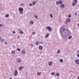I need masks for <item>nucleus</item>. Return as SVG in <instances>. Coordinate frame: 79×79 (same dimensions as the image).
<instances>
[{"instance_id": "f257e3e1", "label": "nucleus", "mask_w": 79, "mask_h": 79, "mask_svg": "<svg viewBox=\"0 0 79 79\" xmlns=\"http://www.w3.org/2000/svg\"><path fill=\"white\" fill-rule=\"evenodd\" d=\"M60 32L62 38L67 35V29L64 28L63 27L60 28Z\"/></svg>"}, {"instance_id": "f03ea898", "label": "nucleus", "mask_w": 79, "mask_h": 79, "mask_svg": "<svg viewBox=\"0 0 79 79\" xmlns=\"http://www.w3.org/2000/svg\"><path fill=\"white\" fill-rule=\"evenodd\" d=\"M23 11H24V9L23 7H20L19 8V13L20 15H23Z\"/></svg>"}, {"instance_id": "7ed1b4c3", "label": "nucleus", "mask_w": 79, "mask_h": 79, "mask_svg": "<svg viewBox=\"0 0 79 79\" xmlns=\"http://www.w3.org/2000/svg\"><path fill=\"white\" fill-rule=\"evenodd\" d=\"M63 3V1L61 0H59L58 2L56 1V4L57 5H61Z\"/></svg>"}, {"instance_id": "20e7f679", "label": "nucleus", "mask_w": 79, "mask_h": 79, "mask_svg": "<svg viewBox=\"0 0 79 79\" xmlns=\"http://www.w3.org/2000/svg\"><path fill=\"white\" fill-rule=\"evenodd\" d=\"M77 3V0H73V2L72 5L73 6H75L76 4Z\"/></svg>"}, {"instance_id": "39448f33", "label": "nucleus", "mask_w": 79, "mask_h": 79, "mask_svg": "<svg viewBox=\"0 0 79 79\" xmlns=\"http://www.w3.org/2000/svg\"><path fill=\"white\" fill-rule=\"evenodd\" d=\"M46 29H48V31H52V29H51V27L50 26L46 27Z\"/></svg>"}, {"instance_id": "423d86ee", "label": "nucleus", "mask_w": 79, "mask_h": 79, "mask_svg": "<svg viewBox=\"0 0 79 79\" xmlns=\"http://www.w3.org/2000/svg\"><path fill=\"white\" fill-rule=\"evenodd\" d=\"M16 61L18 63H21V60L19 58H18L17 59Z\"/></svg>"}, {"instance_id": "0eeeda50", "label": "nucleus", "mask_w": 79, "mask_h": 79, "mask_svg": "<svg viewBox=\"0 0 79 79\" xmlns=\"http://www.w3.org/2000/svg\"><path fill=\"white\" fill-rule=\"evenodd\" d=\"M18 72L17 70H16L15 72L14 76H16L18 75Z\"/></svg>"}, {"instance_id": "6e6552de", "label": "nucleus", "mask_w": 79, "mask_h": 79, "mask_svg": "<svg viewBox=\"0 0 79 79\" xmlns=\"http://www.w3.org/2000/svg\"><path fill=\"white\" fill-rule=\"evenodd\" d=\"M66 21L67 22H65V23H67L68 22H69L70 21H71V19H70L67 18V19Z\"/></svg>"}, {"instance_id": "1a4fd4ad", "label": "nucleus", "mask_w": 79, "mask_h": 79, "mask_svg": "<svg viewBox=\"0 0 79 79\" xmlns=\"http://www.w3.org/2000/svg\"><path fill=\"white\" fill-rule=\"evenodd\" d=\"M75 62L77 64H79V60H78L77 59L76 60H75Z\"/></svg>"}, {"instance_id": "9d476101", "label": "nucleus", "mask_w": 79, "mask_h": 79, "mask_svg": "<svg viewBox=\"0 0 79 79\" xmlns=\"http://www.w3.org/2000/svg\"><path fill=\"white\" fill-rule=\"evenodd\" d=\"M39 50H42L43 49V46H40L39 47Z\"/></svg>"}, {"instance_id": "9b49d317", "label": "nucleus", "mask_w": 79, "mask_h": 79, "mask_svg": "<svg viewBox=\"0 0 79 79\" xmlns=\"http://www.w3.org/2000/svg\"><path fill=\"white\" fill-rule=\"evenodd\" d=\"M49 35H50L49 34H47L46 35H45V38H48V36H49Z\"/></svg>"}, {"instance_id": "f8f14e48", "label": "nucleus", "mask_w": 79, "mask_h": 79, "mask_svg": "<svg viewBox=\"0 0 79 79\" xmlns=\"http://www.w3.org/2000/svg\"><path fill=\"white\" fill-rule=\"evenodd\" d=\"M30 23L31 25H33V24H34V21H31L30 22Z\"/></svg>"}, {"instance_id": "ddd939ff", "label": "nucleus", "mask_w": 79, "mask_h": 79, "mask_svg": "<svg viewBox=\"0 0 79 79\" xmlns=\"http://www.w3.org/2000/svg\"><path fill=\"white\" fill-rule=\"evenodd\" d=\"M37 1H34L32 3V4H33V5H34L36 3H37Z\"/></svg>"}, {"instance_id": "4468645a", "label": "nucleus", "mask_w": 79, "mask_h": 79, "mask_svg": "<svg viewBox=\"0 0 79 79\" xmlns=\"http://www.w3.org/2000/svg\"><path fill=\"white\" fill-rule=\"evenodd\" d=\"M35 44L37 45H38L39 44H40V41H37L35 42Z\"/></svg>"}, {"instance_id": "2eb2a0df", "label": "nucleus", "mask_w": 79, "mask_h": 79, "mask_svg": "<svg viewBox=\"0 0 79 79\" xmlns=\"http://www.w3.org/2000/svg\"><path fill=\"white\" fill-rule=\"evenodd\" d=\"M60 7L62 8H63L64 7V4H61L60 5Z\"/></svg>"}, {"instance_id": "dca6fc26", "label": "nucleus", "mask_w": 79, "mask_h": 79, "mask_svg": "<svg viewBox=\"0 0 79 79\" xmlns=\"http://www.w3.org/2000/svg\"><path fill=\"white\" fill-rule=\"evenodd\" d=\"M48 65L49 66H52V62H48Z\"/></svg>"}, {"instance_id": "f3484780", "label": "nucleus", "mask_w": 79, "mask_h": 79, "mask_svg": "<svg viewBox=\"0 0 79 79\" xmlns=\"http://www.w3.org/2000/svg\"><path fill=\"white\" fill-rule=\"evenodd\" d=\"M71 39H72V36H69L68 38V39L69 40H71Z\"/></svg>"}, {"instance_id": "a211bd4d", "label": "nucleus", "mask_w": 79, "mask_h": 79, "mask_svg": "<svg viewBox=\"0 0 79 79\" xmlns=\"http://www.w3.org/2000/svg\"><path fill=\"white\" fill-rule=\"evenodd\" d=\"M10 16V15L8 14H7L5 15V17L6 18H8Z\"/></svg>"}, {"instance_id": "6ab92c4d", "label": "nucleus", "mask_w": 79, "mask_h": 79, "mask_svg": "<svg viewBox=\"0 0 79 79\" xmlns=\"http://www.w3.org/2000/svg\"><path fill=\"white\" fill-rule=\"evenodd\" d=\"M12 54H14V53H15V51H14V50H13L11 52Z\"/></svg>"}, {"instance_id": "aec40b11", "label": "nucleus", "mask_w": 79, "mask_h": 79, "mask_svg": "<svg viewBox=\"0 0 79 79\" xmlns=\"http://www.w3.org/2000/svg\"><path fill=\"white\" fill-rule=\"evenodd\" d=\"M22 53H23V54H26V52H25V51L23 50L22 51Z\"/></svg>"}, {"instance_id": "412c9836", "label": "nucleus", "mask_w": 79, "mask_h": 79, "mask_svg": "<svg viewBox=\"0 0 79 79\" xmlns=\"http://www.w3.org/2000/svg\"><path fill=\"white\" fill-rule=\"evenodd\" d=\"M59 61L60 63H63V60L61 59H60Z\"/></svg>"}, {"instance_id": "4be33fe9", "label": "nucleus", "mask_w": 79, "mask_h": 79, "mask_svg": "<svg viewBox=\"0 0 79 79\" xmlns=\"http://www.w3.org/2000/svg\"><path fill=\"white\" fill-rule=\"evenodd\" d=\"M19 33H20V34H23V32L21 30H20V31H19Z\"/></svg>"}, {"instance_id": "5701e85b", "label": "nucleus", "mask_w": 79, "mask_h": 79, "mask_svg": "<svg viewBox=\"0 0 79 79\" xmlns=\"http://www.w3.org/2000/svg\"><path fill=\"white\" fill-rule=\"evenodd\" d=\"M35 18H36V19H38V16L37 15H35L34 16Z\"/></svg>"}, {"instance_id": "b1692460", "label": "nucleus", "mask_w": 79, "mask_h": 79, "mask_svg": "<svg viewBox=\"0 0 79 79\" xmlns=\"http://www.w3.org/2000/svg\"><path fill=\"white\" fill-rule=\"evenodd\" d=\"M1 42H4V39H1Z\"/></svg>"}, {"instance_id": "393cba45", "label": "nucleus", "mask_w": 79, "mask_h": 79, "mask_svg": "<svg viewBox=\"0 0 79 79\" xmlns=\"http://www.w3.org/2000/svg\"><path fill=\"white\" fill-rule=\"evenodd\" d=\"M50 16L51 18H53V15H52V14H50Z\"/></svg>"}, {"instance_id": "a878e982", "label": "nucleus", "mask_w": 79, "mask_h": 79, "mask_svg": "<svg viewBox=\"0 0 79 79\" xmlns=\"http://www.w3.org/2000/svg\"><path fill=\"white\" fill-rule=\"evenodd\" d=\"M57 53H58V54H59V53H60V50H58L57 52Z\"/></svg>"}, {"instance_id": "bb28decb", "label": "nucleus", "mask_w": 79, "mask_h": 79, "mask_svg": "<svg viewBox=\"0 0 79 79\" xmlns=\"http://www.w3.org/2000/svg\"><path fill=\"white\" fill-rule=\"evenodd\" d=\"M22 69H23V67H19V70H22Z\"/></svg>"}, {"instance_id": "cd10ccee", "label": "nucleus", "mask_w": 79, "mask_h": 79, "mask_svg": "<svg viewBox=\"0 0 79 79\" xmlns=\"http://www.w3.org/2000/svg\"><path fill=\"white\" fill-rule=\"evenodd\" d=\"M17 50H18L19 52H20L21 51V49L19 48H17Z\"/></svg>"}, {"instance_id": "c85d7f7f", "label": "nucleus", "mask_w": 79, "mask_h": 79, "mask_svg": "<svg viewBox=\"0 0 79 79\" xmlns=\"http://www.w3.org/2000/svg\"><path fill=\"white\" fill-rule=\"evenodd\" d=\"M41 74V73L40 72V73H37V74L38 75H39V76H40V74Z\"/></svg>"}, {"instance_id": "c756f323", "label": "nucleus", "mask_w": 79, "mask_h": 79, "mask_svg": "<svg viewBox=\"0 0 79 79\" xmlns=\"http://www.w3.org/2000/svg\"><path fill=\"white\" fill-rule=\"evenodd\" d=\"M40 44H44V42L43 41L40 42Z\"/></svg>"}, {"instance_id": "7c9ffc66", "label": "nucleus", "mask_w": 79, "mask_h": 79, "mask_svg": "<svg viewBox=\"0 0 79 79\" xmlns=\"http://www.w3.org/2000/svg\"><path fill=\"white\" fill-rule=\"evenodd\" d=\"M64 40H65V41H68V40L67 39V37H66L65 38V39Z\"/></svg>"}, {"instance_id": "2f4dec72", "label": "nucleus", "mask_w": 79, "mask_h": 79, "mask_svg": "<svg viewBox=\"0 0 79 79\" xmlns=\"http://www.w3.org/2000/svg\"><path fill=\"white\" fill-rule=\"evenodd\" d=\"M56 76H60V74L58 73H57L56 74Z\"/></svg>"}, {"instance_id": "473e14b6", "label": "nucleus", "mask_w": 79, "mask_h": 79, "mask_svg": "<svg viewBox=\"0 0 79 79\" xmlns=\"http://www.w3.org/2000/svg\"><path fill=\"white\" fill-rule=\"evenodd\" d=\"M24 4H23V3H22V4H21V6H24Z\"/></svg>"}, {"instance_id": "72a5a7b5", "label": "nucleus", "mask_w": 79, "mask_h": 79, "mask_svg": "<svg viewBox=\"0 0 79 79\" xmlns=\"http://www.w3.org/2000/svg\"><path fill=\"white\" fill-rule=\"evenodd\" d=\"M77 53H79V50H77Z\"/></svg>"}, {"instance_id": "f704fd0d", "label": "nucleus", "mask_w": 79, "mask_h": 79, "mask_svg": "<svg viewBox=\"0 0 79 79\" xmlns=\"http://www.w3.org/2000/svg\"><path fill=\"white\" fill-rule=\"evenodd\" d=\"M2 26H3V25L0 24V27H2Z\"/></svg>"}, {"instance_id": "c9c22d12", "label": "nucleus", "mask_w": 79, "mask_h": 79, "mask_svg": "<svg viewBox=\"0 0 79 79\" xmlns=\"http://www.w3.org/2000/svg\"><path fill=\"white\" fill-rule=\"evenodd\" d=\"M71 15H69V16H68V17H69V18H71Z\"/></svg>"}, {"instance_id": "e433bc0d", "label": "nucleus", "mask_w": 79, "mask_h": 79, "mask_svg": "<svg viewBox=\"0 0 79 79\" xmlns=\"http://www.w3.org/2000/svg\"><path fill=\"white\" fill-rule=\"evenodd\" d=\"M77 57H78V58H79V54H77Z\"/></svg>"}, {"instance_id": "4c0bfd02", "label": "nucleus", "mask_w": 79, "mask_h": 79, "mask_svg": "<svg viewBox=\"0 0 79 79\" xmlns=\"http://www.w3.org/2000/svg\"><path fill=\"white\" fill-rule=\"evenodd\" d=\"M29 6H32V4H29Z\"/></svg>"}, {"instance_id": "58836bf2", "label": "nucleus", "mask_w": 79, "mask_h": 79, "mask_svg": "<svg viewBox=\"0 0 79 79\" xmlns=\"http://www.w3.org/2000/svg\"><path fill=\"white\" fill-rule=\"evenodd\" d=\"M13 34H16V32H15V31H14L13 32Z\"/></svg>"}, {"instance_id": "ea45409f", "label": "nucleus", "mask_w": 79, "mask_h": 79, "mask_svg": "<svg viewBox=\"0 0 79 79\" xmlns=\"http://www.w3.org/2000/svg\"><path fill=\"white\" fill-rule=\"evenodd\" d=\"M52 75H54V74H55V73H52Z\"/></svg>"}, {"instance_id": "a19ab883", "label": "nucleus", "mask_w": 79, "mask_h": 79, "mask_svg": "<svg viewBox=\"0 0 79 79\" xmlns=\"http://www.w3.org/2000/svg\"><path fill=\"white\" fill-rule=\"evenodd\" d=\"M33 34H35V32H34L33 33Z\"/></svg>"}, {"instance_id": "79ce46f5", "label": "nucleus", "mask_w": 79, "mask_h": 79, "mask_svg": "<svg viewBox=\"0 0 79 79\" xmlns=\"http://www.w3.org/2000/svg\"><path fill=\"white\" fill-rule=\"evenodd\" d=\"M77 15V13H75V15H76V16Z\"/></svg>"}, {"instance_id": "37998d69", "label": "nucleus", "mask_w": 79, "mask_h": 79, "mask_svg": "<svg viewBox=\"0 0 79 79\" xmlns=\"http://www.w3.org/2000/svg\"><path fill=\"white\" fill-rule=\"evenodd\" d=\"M31 46H32V47H33V44H31Z\"/></svg>"}, {"instance_id": "c03bdc74", "label": "nucleus", "mask_w": 79, "mask_h": 79, "mask_svg": "<svg viewBox=\"0 0 79 79\" xmlns=\"http://www.w3.org/2000/svg\"><path fill=\"white\" fill-rule=\"evenodd\" d=\"M18 31H21V29H18Z\"/></svg>"}, {"instance_id": "a18cd8bd", "label": "nucleus", "mask_w": 79, "mask_h": 79, "mask_svg": "<svg viewBox=\"0 0 79 79\" xmlns=\"http://www.w3.org/2000/svg\"><path fill=\"white\" fill-rule=\"evenodd\" d=\"M77 78L79 79V76L77 77Z\"/></svg>"}, {"instance_id": "49530a36", "label": "nucleus", "mask_w": 79, "mask_h": 79, "mask_svg": "<svg viewBox=\"0 0 79 79\" xmlns=\"http://www.w3.org/2000/svg\"><path fill=\"white\" fill-rule=\"evenodd\" d=\"M1 40V36H0V40Z\"/></svg>"}, {"instance_id": "de8ad7c7", "label": "nucleus", "mask_w": 79, "mask_h": 79, "mask_svg": "<svg viewBox=\"0 0 79 79\" xmlns=\"http://www.w3.org/2000/svg\"><path fill=\"white\" fill-rule=\"evenodd\" d=\"M5 44H7V43H5Z\"/></svg>"}, {"instance_id": "09e8293b", "label": "nucleus", "mask_w": 79, "mask_h": 79, "mask_svg": "<svg viewBox=\"0 0 79 79\" xmlns=\"http://www.w3.org/2000/svg\"><path fill=\"white\" fill-rule=\"evenodd\" d=\"M18 38H19V36H18Z\"/></svg>"}, {"instance_id": "8fccbe9b", "label": "nucleus", "mask_w": 79, "mask_h": 79, "mask_svg": "<svg viewBox=\"0 0 79 79\" xmlns=\"http://www.w3.org/2000/svg\"><path fill=\"white\" fill-rule=\"evenodd\" d=\"M78 26L79 27V23L78 24Z\"/></svg>"}]
</instances>
